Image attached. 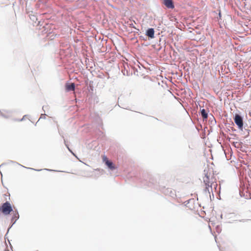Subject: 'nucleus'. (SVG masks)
<instances>
[{"mask_svg": "<svg viewBox=\"0 0 251 251\" xmlns=\"http://www.w3.org/2000/svg\"><path fill=\"white\" fill-rule=\"evenodd\" d=\"M154 31L153 28H150L147 31V35L151 38L154 37Z\"/></svg>", "mask_w": 251, "mask_h": 251, "instance_id": "7", "label": "nucleus"}, {"mask_svg": "<svg viewBox=\"0 0 251 251\" xmlns=\"http://www.w3.org/2000/svg\"><path fill=\"white\" fill-rule=\"evenodd\" d=\"M66 89L68 91H74L75 89V85L74 83L71 84H67L66 85Z\"/></svg>", "mask_w": 251, "mask_h": 251, "instance_id": "6", "label": "nucleus"}, {"mask_svg": "<svg viewBox=\"0 0 251 251\" xmlns=\"http://www.w3.org/2000/svg\"><path fill=\"white\" fill-rule=\"evenodd\" d=\"M214 178H210V176L208 173H205L203 177V181L205 184V191L210 193V188H212V186L216 187L217 184L216 182L213 181Z\"/></svg>", "mask_w": 251, "mask_h": 251, "instance_id": "1", "label": "nucleus"}, {"mask_svg": "<svg viewBox=\"0 0 251 251\" xmlns=\"http://www.w3.org/2000/svg\"><path fill=\"white\" fill-rule=\"evenodd\" d=\"M234 122L238 126L239 128H242L243 126V119L242 117L236 114L234 118Z\"/></svg>", "mask_w": 251, "mask_h": 251, "instance_id": "3", "label": "nucleus"}, {"mask_svg": "<svg viewBox=\"0 0 251 251\" xmlns=\"http://www.w3.org/2000/svg\"><path fill=\"white\" fill-rule=\"evenodd\" d=\"M19 214L17 212H15L13 214L12 218L11 219V221L13 223V224L15 223V222L19 219Z\"/></svg>", "mask_w": 251, "mask_h": 251, "instance_id": "8", "label": "nucleus"}, {"mask_svg": "<svg viewBox=\"0 0 251 251\" xmlns=\"http://www.w3.org/2000/svg\"><path fill=\"white\" fill-rule=\"evenodd\" d=\"M102 159H103V161L104 162H105L106 165L108 167V168L109 169H110L112 170H114L115 169V167L114 165V164H113V163L111 161H109L108 160V158H107L106 156L104 155L102 157Z\"/></svg>", "mask_w": 251, "mask_h": 251, "instance_id": "4", "label": "nucleus"}, {"mask_svg": "<svg viewBox=\"0 0 251 251\" xmlns=\"http://www.w3.org/2000/svg\"><path fill=\"white\" fill-rule=\"evenodd\" d=\"M201 115L203 119H207L208 117L207 112L204 109H202L201 110Z\"/></svg>", "mask_w": 251, "mask_h": 251, "instance_id": "9", "label": "nucleus"}, {"mask_svg": "<svg viewBox=\"0 0 251 251\" xmlns=\"http://www.w3.org/2000/svg\"><path fill=\"white\" fill-rule=\"evenodd\" d=\"M0 208H1L2 213L5 215H8L12 211L11 205L8 202L4 203Z\"/></svg>", "mask_w": 251, "mask_h": 251, "instance_id": "2", "label": "nucleus"}, {"mask_svg": "<svg viewBox=\"0 0 251 251\" xmlns=\"http://www.w3.org/2000/svg\"><path fill=\"white\" fill-rule=\"evenodd\" d=\"M164 4L168 8H174V5L172 0H164Z\"/></svg>", "mask_w": 251, "mask_h": 251, "instance_id": "5", "label": "nucleus"}]
</instances>
